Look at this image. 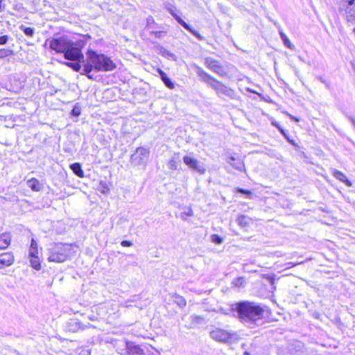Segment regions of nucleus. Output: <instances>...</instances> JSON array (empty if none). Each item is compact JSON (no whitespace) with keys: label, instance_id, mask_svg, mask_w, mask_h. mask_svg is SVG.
Returning <instances> with one entry per match:
<instances>
[{"label":"nucleus","instance_id":"obj_1","mask_svg":"<svg viewBox=\"0 0 355 355\" xmlns=\"http://www.w3.org/2000/svg\"><path fill=\"white\" fill-rule=\"evenodd\" d=\"M232 315L241 322L254 324L261 320L263 315V309L258 304L249 301L239 302L230 306Z\"/></svg>","mask_w":355,"mask_h":355},{"label":"nucleus","instance_id":"obj_2","mask_svg":"<svg viewBox=\"0 0 355 355\" xmlns=\"http://www.w3.org/2000/svg\"><path fill=\"white\" fill-rule=\"evenodd\" d=\"M116 64L110 58L102 53L89 50L87 52L86 62L84 64L80 74L85 75L89 79L92 80L93 76L90 74L93 69L96 71H110L115 69Z\"/></svg>","mask_w":355,"mask_h":355},{"label":"nucleus","instance_id":"obj_3","mask_svg":"<svg viewBox=\"0 0 355 355\" xmlns=\"http://www.w3.org/2000/svg\"><path fill=\"white\" fill-rule=\"evenodd\" d=\"M47 44L57 53H62L67 60H81L83 58L80 48L76 46L67 36L47 39L44 45Z\"/></svg>","mask_w":355,"mask_h":355},{"label":"nucleus","instance_id":"obj_4","mask_svg":"<svg viewBox=\"0 0 355 355\" xmlns=\"http://www.w3.org/2000/svg\"><path fill=\"white\" fill-rule=\"evenodd\" d=\"M193 67L198 76L202 81L214 89L218 97L223 98V96H226L232 99L235 98L236 94L232 89L211 76L197 64H194Z\"/></svg>","mask_w":355,"mask_h":355},{"label":"nucleus","instance_id":"obj_5","mask_svg":"<svg viewBox=\"0 0 355 355\" xmlns=\"http://www.w3.org/2000/svg\"><path fill=\"white\" fill-rule=\"evenodd\" d=\"M72 254L71 244L56 243L48 248V261L62 263L67 261Z\"/></svg>","mask_w":355,"mask_h":355},{"label":"nucleus","instance_id":"obj_6","mask_svg":"<svg viewBox=\"0 0 355 355\" xmlns=\"http://www.w3.org/2000/svg\"><path fill=\"white\" fill-rule=\"evenodd\" d=\"M209 336L215 341L220 343H230L239 338L238 334L232 331L216 328L209 332Z\"/></svg>","mask_w":355,"mask_h":355},{"label":"nucleus","instance_id":"obj_7","mask_svg":"<svg viewBox=\"0 0 355 355\" xmlns=\"http://www.w3.org/2000/svg\"><path fill=\"white\" fill-rule=\"evenodd\" d=\"M166 9L168 11V12L175 19V20L186 30L189 31L192 35H193L196 38L199 40H202L203 37L195 29H193L191 26L189 24L186 23L177 13V8L175 6L170 3H167L165 6Z\"/></svg>","mask_w":355,"mask_h":355},{"label":"nucleus","instance_id":"obj_8","mask_svg":"<svg viewBox=\"0 0 355 355\" xmlns=\"http://www.w3.org/2000/svg\"><path fill=\"white\" fill-rule=\"evenodd\" d=\"M204 64L207 69H209V70H211V71L221 77H225L227 76V72L223 66L220 64V62L218 60H216L213 58H205Z\"/></svg>","mask_w":355,"mask_h":355},{"label":"nucleus","instance_id":"obj_9","mask_svg":"<svg viewBox=\"0 0 355 355\" xmlns=\"http://www.w3.org/2000/svg\"><path fill=\"white\" fill-rule=\"evenodd\" d=\"M148 155L149 150L147 148L139 147L135 153L131 155L130 159L134 164L140 165L147 159Z\"/></svg>","mask_w":355,"mask_h":355},{"label":"nucleus","instance_id":"obj_10","mask_svg":"<svg viewBox=\"0 0 355 355\" xmlns=\"http://www.w3.org/2000/svg\"><path fill=\"white\" fill-rule=\"evenodd\" d=\"M184 163L191 169L198 171L200 174H204L206 171L205 167L200 164L199 161L191 156L185 155L183 157Z\"/></svg>","mask_w":355,"mask_h":355},{"label":"nucleus","instance_id":"obj_11","mask_svg":"<svg viewBox=\"0 0 355 355\" xmlns=\"http://www.w3.org/2000/svg\"><path fill=\"white\" fill-rule=\"evenodd\" d=\"M347 3L345 9L346 19L348 23L355 24V0H343Z\"/></svg>","mask_w":355,"mask_h":355},{"label":"nucleus","instance_id":"obj_12","mask_svg":"<svg viewBox=\"0 0 355 355\" xmlns=\"http://www.w3.org/2000/svg\"><path fill=\"white\" fill-rule=\"evenodd\" d=\"M123 306L125 307L135 306V307H137V308L141 309L144 306H146V304H143L140 301L139 295H135L131 299L125 300L123 303Z\"/></svg>","mask_w":355,"mask_h":355},{"label":"nucleus","instance_id":"obj_13","mask_svg":"<svg viewBox=\"0 0 355 355\" xmlns=\"http://www.w3.org/2000/svg\"><path fill=\"white\" fill-rule=\"evenodd\" d=\"M14 262V256L11 252H4L0 254V264L1 266H9Z\"/></svg>","mask_w":355,"mask_h":355},{"label":"nucleus","instance_id":"obj_14","mask_svg":"<svg viewBox=\"0 0 355 355\" xmlns=\"http://www.w3.org/2000/svg\"><path fill=\"white\" fill-rule=\"evenodd\" d=\"M11 241V235L8 232H5L0 234V250L7 248Z\"/></svg>","mask_w":355,"mask_h":355},{"label":"nucleus","instance_id":"obj_15","mask_svg":"<svg viewBox=\"0 0 355 355\" xmlns=\"http://www.w3.org/2000/svg\"><path fill=\"white\" fill-rule=\"evenodd\" d=\"M157 72L160 75V78L166 87L169 89H173L175 87V85L173 81L168 77L167 74L162 71L161 69H157Z\"/></svg>","mask_w":355,"mask_h":355},{"label":"nucleus","instance_id":"obj_16","mask_svg":"<svg viewBox=\"0 0 355 355\" xmlns=\"http://www.w3.org/2000/svg\"><path fill=\"white\" fill-rule=\"evenodd\" d=\"M272 125L277 128L278 130L281 132V134L285 137V139L288 141L291 144L295 146V141L293 139L290 138L289 134L287 131H286L278 122L272 121Z\"/></svg>","mask_w":355,"mask_h":355},{"label":"nucleus","instance_id":"obj_17","mask_svg":"<svg viewBox=\"0 0 355 355\" xmlns=\"http://www.w3.org/2000/svg\"><path fill=\"white\" fill-rule=\"evenodd\" d=\"M228 163L232 165L234 168L242 171L244 169V163L240 159H236L234 157H229Z\"/></svg>","mask_w":355,"mask_h":355},{"label":"nucleus","instance_id":"obj_18","mask_svg":"<svg viewBox=\"0 0 355 355\" xmlns=\"http://www.w3.org/2000/svg\"><path fill=\"white\" fill-rule=\"evenodd\" d=\"M333 175L337 180L345 183L347 186H348V187L352 186V182L347 178V177L343 172L338 171V170H335L333 173Z\"/></svg>","mask_w":355,"mask_h":355},{"label":"nucleus","instance_id":"obj_19","mask_svg":"<svg viewBox=\"0 0 355 355\" xmlns=\"http://www.w3.org/2000/svg\"><path fill=\"white\" fill-rule=\"evenodd\" d=\"M74 62H66V64L73 69L75 71L78 72L82 69V65L80 62H83V67H84V64L86 62V59L84 60V58L81 60H75Z\"/></svg>","mask_w":355,"mask_h":355},{"label":"nucleus","instance_id":"obj_20","mask_svg":"<svg viewBox=\"0 0 355 355\" xmlns=\"http://www.w3.org/2000/svg\"><path fill=\"white\" fill-rule=\"evenodd\" d=\"M70 168L73 172L75 175H76L79 178L84 177V172L82 169L81 164L80 163L76 162L70 165Z\"/></svg>","mask_w":355,"mask_h":355},{"label":"nucleus","instance_id":"obj_21","mask_svg":"<svg viewBox=\"0 0 355 355\" xmlns=\"http://www.w3.org/2000/svg\"><path fill=\"white\" fill-rule=\"evenodd\" d=\"M27 184L28 187L31 188L34 191H39L42 189V184L35 178H32L28 180Z\"/></svg>","mask_w":355,"mask_h":355},{"label":"nucleus","instance_id":"obj_22","mask_svg":"<svg viewBox=\"0 0 355 355\" xmlns=\"http://www.w3.org/2000/svg\"><path fill=\"white\" fill-rule=\"evenodd\" d=\"M279 35L285 46L291 50L295 49L294 45L290 42L289 39L282 31H279Z\"/></svg>","mask_w":355,"mask_h":355},{"label":"nucleus","instance_id":"obj_23","mask_svg":"<svg viewBox=\"0 0 355 355\" xmlns=\"http://www.w3.org/2000/svg\"><path fill=\"white\" fill-rule=\"evenodd\" d=\"M236 221L241 227H246L249 225L248 219L245 215H239L236 218Z\"/></svg>","mask_w":355,"mask_h":355},{"label":"nucleus","instance_id":"obj_24","mask_svg":"<svg viewBox=\"0 0 355 355\" xmlns=\"http://www.w3.org/2000/svg\"><path fill=\"white\" fill-rule=\"evenodd\" d=\"M173 301L175 304H177L178 306H179L181 308L184 307L187 304L185 299L183 297L177 294H175L173 296Z\"/></svg>","mask_w":355,"mask_h":355},{"label":"nucleus","instance_id":"obj_25","mask_svg":"<svg viewBox=\"0 0 355 355\" xmlns=\"http://www.w3.org/2000/svg\"><path fill=\"white\" fill-rule=\"evenodd\" d=\"M19 29L23 31V33L29 37H33L35 33V28L32 27H27L24 25H21L19 26Z\"/></svg>","mask_w":355,"mask_h":355},{"label":"nucleus","instance_id":"obj_26","mask_svg":"<svg viewBox=\"0 0 355 355\" xmlns=\"http://www.w3.org/2000/svg\"><path fill=\"white\" fill-rule=\"evenodd\" d=\"M191 320L193 324H204L206 322L205 318L201 315H192Z\"/></svg>","mask_w":355,"mask_h":355},{"label":"nucleus","instance_id":"obj_27","mask_svg":"<svg viewBox=\"0 0 355 355\" xmlns=\"http://www.w3.org/2000/svg\"><path fill=\"white\" fill-rule=\"evenodd\" d=\"M31 265L35 270H40L41 268L40 261L38 257H31Z\"/></svg>","mask_w":355,"mask_h":355},{"label":"nucleus","instance_id":"obj_28","mask_svg":"<svg viewBox=\"0 0 355 355\" xmlns=\"http://www.w3.org/2000/svg\"><path fill=\"white\" fill-rule=\"evenodd\" d=\"M13 54V51L10 49H0V58L10 56Z\"/></svg>","mask_w":355,"mask_h":355},{"label":"nucleus","instance_id":"obj_29","mask_svg":"<svg viewBox=\"0 0 355 355\" xmlns=\"http://www.w3.org/2000/svg\"><path fill=\"white\" fill-rule=\"evenodd\" d=\"M167 166L171 170H177L178 166V163L175 161L174 158L170 159L167 162Z\"/></svg>","mask_w":355,"mask_h":355},{"label":"nucleus","instance_id":"obj_30","mask_svg":"<svg viewBox=\"0 0 355 355\" xmlns=\"http://www.w3.org/2000/svg\"><path fill=\"white\" fill-rule=\"evenodd\" d=\"M211 241L215 244H221L223 242V239L218 234H212L211 236Z\"/></svg>","mask_w":355,"mask_h":355},{"label":"nucleus","instance_id":"obj_31","mask_svg":"<svg viewBox=\"0 0 355 355\" xmlns=\"http://www.w3.org/2000/svg\"><path fill=\"white\" fill-rule=\"evenodd\" d=\"M71 325H74L76 327L75 329H73V330H76L77 329H85L88 327L87 325H83L80 322L76 321V320H71L70 322Z\"/></svg>","mask_w":355,"mask_h":355},{"label":"nucleus","instance_id":"obj_32","mask_svg":"<svg viewBox=\"0 0 355 355\" xmlns=\"http://www.w3.org/2000/svg\"><path fill=\"white\" fill-rule=\"evenodd\" d=\"M233 283L236 286H239V287L243 286L244 283H245V279L243 277H240L234 279Z\"/></svg>","mask_w":355,"mask_h":355},{"label":"nucleus","instance_id":"obj_33","mask_svg":"<svg viewBox=\"0 0 355 355\" xmlns=\"http://www.w3.org/2000/svg\"><path fill=\"white\" fill-rule=\"evenodd\" d=\"M99 190L103 193H106L107 192L109 191V188L107 186L106 183L104 182H101L100 184H99Z\"/></svg>","mask_w":355,"mask_h":355},{"label":"nucleus","instance_id":"obj_34","mask_svg":"<svg viewBox=\"0 0 355 355\" xmlns=\"http://www.w3.org/2000/svg\"><path fill=\"white\" fill-rule=\"evenodd\" d=\"M150 35H154L156 38H158V39H162L165 35V32H164V31H152L150 32Z\"/></svg>","mask_w":355,"mask_h":355},{"label":"nucleus","instance_id":"obj_35","mask_svg":"<svg viewBox=\"0 0 355 355\" xmlns=\"http://www.w3.org/2000/svg\"><path fill=\"white\" fill-rule=\"evenodd\" d=\"M238 191L242 194L245 195L248 198H252V192L250 190L239 188Z\"/></svg>","mask_w":355,"mask_h":355},{"label":"nucleus","instance_id":"obj_36","mask_svg":"<svg viewBox=\"0 0 355 355\" xmlns=\"http://www.w3.org/2000/svg\"><path fill=\"white\" fill-rule=\"evenodd\" d=\"M9 39L10 37L7 35L0 36V45L6 44L8 42Z\"/></svg>","mask_w":355,"mask_h":355},{"label":"nucleus","instance_id":"obj_37","mask_svg":"<svg viewBox=\"0 0 355 355\" xmlns=\"http://www.w3.org/2000/svg\"><path fill=\"white\" fill-rule=\"evenodd\" d=\"M71 115L78 116L80 114V110L79 107L74 106L71 112Z\"/></svg>","mask_w":355,"mask_h":355},{"label":"nucleus","instance_id":"obj_38","mask_svg":"<svg viewBox=\"0 0 355 355\" xmlns=\"http://www.w3.org/2000/svg\"><path fill=\"white\" fill-rule=\"evenodd\" d=\"M38 249H30L29 250V257H38Z\"/></svg>","mask_w":355,"mask_h":355},{"label":"nucleus","instance_id":"obj_39","mask_svg":"<svg viewBox=\"0 0 355 355\" xmlns=\"http://www.w3.org/2000/svg\"><path fill=\"white\" fill-rule=\"evenodd\" d=\"M121 245L123 247H130L132 245V243L130 241L124 240L121 241Z\"/></svg>","mask_w":355,"mask_h":355},{"label":"nucleus","instance_id":"obj_40","mask_svg":"<svg viewBox=\"0 0 355 355\" xmlns=\"http://www.w3.org/2000/svg\"><path fill=\"white\" fill-rule=\"evenodd\" d=\"M78 355H91V352L89 349H83L80 351Z\"/></svg>","mask_w":355,"mask_h":355},{"label":"nucleus","instance_id":"obj_41","mask_svg":"<svg viewBox=\"0 0 355 355\" xmlns=\"http://www.w3.org/2000/svg\"><path fill=\"white\" fill-rule=\"evenodd\" d=\"M30 249H37V243L34 239H32Z\"/></svg>","mask_w":355,"mask_h":355},{"label":"nucleus","instance_id":"obj_42","mask_svg":"<svg viewBox=\"0 0 355 355\" xmlns=\"http://www.w3.org/2000/svg\"><path fill=\"white\" fill-rule=\"evenodd\" d=\"M286 114L289 116V118L296 122H298L299 121V119H297V117L291 115V114H288V112H286Z\"/></svg>","mask_w":355,"mask_h":355},{"label":"nucleus","instance_id":"obj_43","mask_svg":"<svg viewBox=\"0 0 355 355\" xmlns=\"http://www.w3.org/2000/svg\"><path fill=\"white\" fill-rule=\"evenodd\" d=\"M150 23H154V19H153V18L151 16H150V17H148L147 18V25H148V26H150Z\"/></svg>","mask_w":355,"mask_h":355},{"label":"nucleus","instance_id":"obj_44","mask_svg":"<svg viewBox=\"0 0 355 355\" xmlns=\"http://www.w3.org/2000/svg\"><path fill=\"white\" fill-rule=\"evenodd\" d=\"M135 353L137 354H142L143 353V349H141L140 347H135Z\"/></svg>","mask_w":355,"mask_h":355},{"label":"nucleus","instance_id":"obj_45","mask_svg":"<svg viewBox=\"0 0 355 355\" xmlns=\"http://www.w3.org/2000/svg\"><path fill=\"white\" fill-rule=\"evenodd\" d=\"M220 311H221L223 313L225 314V315H229V314H232V313L230 311V309H229V312H228V311H225L223 309H220Z\"/></svg>","mask_w":355,"mask_h":355},{"label":"nucleus","instance_id":"obj_46","mask_svg":"<svg viewBox=\"0 0 355 355\" xmlns=\"http://www.w3.org/2000/svg\"><path fill=\"white\" fill-rule=\"evenodd\" d=\"M349 119L350 121L352 123L353 125L355 127V119L352 116H350Z\"/></svg>","mask_w":355,"mask_h":355},{"label":"nucleus","instance_id":"obj_47","mask_svg":"<svg viewBox=\"0 0 355 355\" xmlns=\"http://www.w3.org/2000/svg\"><path fill=\"white\" fill-rule=\"evenodd\" d=\"M186 214H187V216H192V214H192V211H191V210L189 211Z\"/></svg>","mask_w":355,"mask_h":355},{"label":"nucleus","instance_id":"obj_48","mask_svg":"<svg viewBox=\"0 0 355 355\" xmlns=\"http://www.w3.org/2000/svg\"><path fill=\"white\" fill-rule=\"evenodd\" d=\"M302 345V344L301 343H297L296 346L300 348L301 347Z\"/></svg>","mask_w":355,"mask_h":355},{"label":"nucleus","instance_id":"obj_49","mask_svg":"<svg viewBox=\"0 0 355 355\" xmlns=\"http://www.w3.org/2000/svg\"><path fill=\"white\" fill-rule=\"evenodd\" d=\"M243 355H250V354L248 352H245Z\"/></svg>","mask_w":355,"mask_h":355},{"label":"nucleus","instance_id":"obj_50","mask_svg":"<svg viewBox=\"0 0 355 355\" xmlns=\"http://www.w3.org/2000/svg\"><path fill=\"white\" fill-rule=\"evenodd\" d=\"M3 266H1V265L0 264V268H1Z\"/></svg>","mask_w":355,"mask_h":355}]
</instances>
